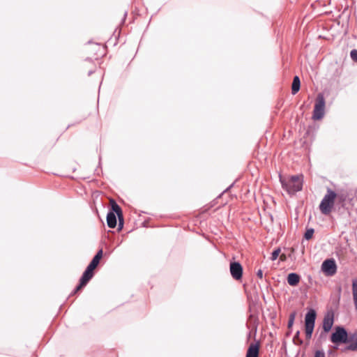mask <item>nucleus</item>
<instances>
[{
	"label": "nucleus",
	"instance_id": "1",
	"mask_svg": "<svg viewBox=\"0 0 357 357\" xmlns=\"http://www.w3.org/2000/svg\"><path fill=\"white\" fill-rule=\"evenodd\" d=\"M282 188L289 195H294L296 192L301 191L303 185V175L298 174L291 176L288 179L283 178L279 176Z\"/></svg>",
	"mask_w": 357,
	"mask_h": 357
},
{
	"label": "nucleus",
	"instance_id": "2",
	"mask_svg": "<svg viewBox=\"0 0 357 357\" xmlns=\"http://www.w3.org/2000/svg\"><path fill=\"white\" fill-rule=\"evenodd\" d=\"M335 192L331 188H328L326 194L321 201L319 209L322 214L329 215L332 211L335 212Z\"/></svg>",
	"mask_w": 357,
	"mask_h": 357
},
{
	"label": "nucleus",
	"instance_id": "3",
	"mask_svg": "<svg viewBox=\"0 0 357 357\" xmlns=\"http://www.w3.org/2000/svg\"><path fill=\"white\" fill-rule=\"evenodd\" d=\"M335 192L336 194L335 212L342 215L346 211V202L352 199L350 197V191L348 189L338 188Z\"/></svg>",
	"mask_w": 357,
	"mask_h": 357
},
{
	"label": "nucleus",
	"instance_id": "4",
	"mask_svg": "<svg viewBox=\"0 0 357 357\" xmlns=\"http://www.w3.org/2000/svg\"><path fill=\"white\" fill-rule=\"evenodd\" d=\"M349 335L344 327L342 326H335L330 337L331 342L335 344L333 348L337 349L340 344H347L349 340Z\"/></svg>",
	"mask_w": 357,
	"mask_h": 357
},
{
	"label": "nucleus",
	"instance_id": "5",
	"mask_svg": "<svg viewBox=\"0 0 357 357\" xmlns=\"http://www.w3.org/2000/svg\"><path fill=\"white\" fill-rule=\"evenodd\" d=\"M317 312L314 309H310L305 317V331L307 340L311 339L315 325Z\"/></svg>",
	"mask_w": 357,
	"mask_h": 357
},
{
	"label": "nucleus",
	"instance_id": "6",
	"mask_svg": "<svg viewBox=\"0 0 357 357\" xmlns=\"http://www.w3.org/2000/svg\"><path fill=\"white\" fill-rule=\"evenodd\" d=\"M326 101L323 93H319L315 100L314 107L312 113V119L315 121L321 120L324 116Z\"/></svg>",
	"mask_w": 357,
	"mask_h": 357
},
{
	"label": "nucleus",
	"instance_id": "7",
	"mask_svg": "<svg viewBox=\"0 0 357 357\" xmlns=\"http://www.w3.org/2000/svg\"><path fill=\"white\" fill-rule=\"evenodd\" d=\"M334 323V313L333 311H328L324 317L322 328L324 332H321L320 334V337H321L324 335L328 333L333 325Z\"/></svg>",
	"mask_w": 357,
	"mask_h": 357
},
{
	"label": "nucleus",
	"instance_id": "8",
	"mask_svg": "<svg viewBox=\"0 0 357 357\" xmlns=\"http://www.w3.org/2000/svg\"><path fill=\"white\" fill-rule=\"evenodd\" d=\"M322 271L328 276L333 275L337 271V265L333 259H327L321 264Z\"/></svg>",
	"mask_w": 357,
	"mask_h": 357
},
{
	"label": "nucleus",
	"instance_id": "9",
	"mask_svg": "<svg viewBox=\"0 0 357 357\" xmlns=\"http://www.w3.org/2000/svg\"><path fill=\"white\" fill-rule=\"evenodd\" d=\"M231 275L236 280H239L243 276V266L238 261H231L229 265Z\"/></svg>",
	"mask_w": 357,
	"mask_h": 357
},
{
	"label": "nucleus",
	"instance_id": "10",
	"mask_svg": "<svg viewBox=\"0 0 357 357\" xmlns=\"http://www.w3.org/2000/svg\"><path fill=\"white\" fill-rule=\"evenodd\" d=\"M111 204V209H112L116 214L117 218L119 219V228L118 230H121L123 227L124 220L123 211L120 206L114 200H110Z\"/></svg>",
	"mask_w": 357,
	"mask_h": 357
},
{
	"label": "nucleus",
	"instance_id": "11",
	"mask_svg": "<svg viewBox=\"0 0 357 357\" xmlns=\"http://www.w3.org/2000/svg\"><path fill=\"white\" fill-rule=\"evenodd\" d=\"M348 345L342 348L341 350L342 352L347 351H357V331L354 333H351L349 336Z\"/></svg>",
	"mask_w": 357,
	"mask_h": 357
},
{
	"label": "nucleus",
	"instance_id": "12",
	"mask_svg": "<svg viewBox=\"0 0 357 357\" xmlns=\"http://www.w3.org/2000/svg\"><path fill=\"white\" fill-rule=\"evenodd\" d=\"M103 251L102 249L99 250L97 253L95 255V256L93 257L92 260L89 263V264L87 266L88 268H89L91 270H94L99 264L100 260L102 257Z\"/></svg>",
	"mask_w": 357,
	"mask_h": 357
},
{
	"label": "nucleus",
	"instance_id": "13",
	"mask_svg": "<svg viewBox=\"0 0 357 357\" xmlns=\"http://www.w3.org/2000/svg\"><path fill=\"white\" fill-rule=\"evenodd\" d=\"M116 216V213L112 209L107 213V224L109 228L114 229L116 227L117 224Z\"/></svg>",
	"mask_w": 357,
	"mask_h": 357
},
{
	"label": "nucleus",
	"instance_id": "14",
	"mask_svg": "<svg viewBox=\"0 0 357 357\" xmlns=\"http://www.w3.org/2000/svg\"><path fill=\"white\" fill-rule=\"evenodd\" d=\"M259 344H251L247 351L245 357H259Z\"/></svg>",
	"mask_w": 357,
	"mask_h": 357
},
{
	"label": "nucleus",
	"instance_id": "15",
	"mask_svg": "<svg viewBox=\"0 0 357 357\" xmlns=\"http://www.w3.org/2000/svg\"><path fill=\"white\" fill-rule=\"evenodd\" d=\"M287 280L290 286L295 287L299 283L301 277L296 273H290L288 274Z\"/></svg>",
	"mask_w": 357,
	"mask_h": 357
},
{
	"label": "nucleus",
	"instance_id": "16",
	"mask_svg": "<svg viewBox=\"0 0 357 357\" xmlns=\"http://www.w3.org/2000/svg\"><path fill=\"white\" fill-rule=\"evenodd\" d=\"M93 271L86 267V270L84 271L82 277L79 279V280L82 281V284L84 283L87 284V283L93 278Z\"/></svg>",
	"mask_w": 357,
	"mask_h": 357
},
{
	"label": "nucleus",
	"instance_id": "17",
	"mask_svg": "<svg viewBox=\"0 0 357 357\" xmlns=\"http://www.w3.org/2000/svg\"><path fill=\"white\" fill-rule=\"evenodd\" d=\"M301 88V81L298 76H294L291 84V93L293 95L296 94Z\"/></svg>",
	"mask_w": 357,
	"mask_h": 357
},
{
	"label": "nucleus",
	"instance_id": "18",
	"mask_svg": "<svg viewBox=\"0 0 357 357\" xmlns=\"http://www.w3.org/2000/svg\"><path fill=\"white\" fill-rule=\"evenodd\" d=\"M352 291L355 309L357 310V281L356 280L352 281Z\"/></svg>",
	"mask_w": 357,
	"mask_h": 357
},
{
	"label": "nucleus",
	"instance_id": "19",
	"mask_svg": "<svg viewBox=\"0 0 357 357\" xmlns=\"http://www.w3.org/2000/svg\"><path fill=\"white\" fill-rule=\"evenodd\" d=\"M299 335L300 331H298L293 337V342H294V344L301 345L303 343V341L299 337Z\"/></svg>",
	"mask_w": 357,
	"mask_h": 357
},
{
	"label": "nucleus",
	"instance_id": "20",
	"mask_svg": "<svg viewBox=\"0 0 357 357\" xmlns=\"http://www.w3.org/2000/svg\"><path fill=\"white\" fill-rule=\"evenodd\" d=\"M314 229H312V228L307 229L304 234V238L306 240H310V238H312V237L314 234Z\"/></svg>",
	"mask_w": 357,
	"mask_h": 357
},
{
	"label": "nucleus",
	"instance_id": "21",
	"mask_svg": "<svg viewBox=\"0 0 357 357\" xmlns=\"http://www.w3.org/2000/svg\"><path fill=\"white\" fill-rule=\"evenodd\" d=\"M295 317H296V312H292V313H291L289 314V320H288V324H287V327L289 328L292 327V326L294 324V322Z\"/></svg>",
	"mask_w": 357,
	"mask_h": 357
},
{
	"label": "nucleus",
	"instance_id": "22",
	"mask_svg": "<svg viewBox=\"0 0 357 357\" xmlns=\"http://www.w3.org/2000/svg\"><path fill=\"white\" fill-rule=\"evenodd\" d=\"M280 252V248H277L275 250H274L272 253H271V261H275L277 259V258L279 256V254Z\"/></svg>",
	"mask_w": 357,
	"mask_h": 357
},
{
	"label": "nucleus",
	"instance_id": "23",
	"mask_svg": "<svg viewBox=\"0 0 357 357\" xmlns=\"http://www.w3.org/2000/svg\"><path fill=\"white\" fill-rule=\"evenodd\" d=\"M350 56L354 61H357V50H352L350 52Z\"/></svg>",
	"mask_w": 357,
	"mask_h": 357
},
{
	"label": "nucleus",
	"instance_id": "24",
	"mask_svg": "<svg viewBox=\"0 0 357 357\" xmlns=\"http://www.w3.org/2000/svg\"><path fill=\"white\" fill-rule=\"evenodd\" d=\"M314 357H326L325 353L322 350H317Z\"/></svg>",
	"mask_w": 357,
	"mask_h": 357
},
{
	"label": "nucleus",
	"instance_id": "25",
	"mask_svg": "<svg viewBox=\"0 0 357 357\" xmlns=\"http://www.w3.org/2000/svg\"><path fill=\"white\" fill-rule=\"evenodd\" d=\"M257 275L259 278L262 279L263 278V271L261 269H259L257 272Z\"/></svg>",
	"mask_w": 357,
	"mask_h": 357
},
{
	"label": "nucleus",
	"instance_id": "26",
	"mask_svg": "<svg viewBox=\"0 0 357 357\" xmlns=\"http://www.w3.org/2000/svg\"><path fill=\"white\" fill-rule=\"evenodd\" d=\"M86 284L84 283L82 284V281L79 280V284L76 287L79 290L82 289L84 287H85Z\"/></svg>",
	"mask_w": 357,
	"mask_h": 357
},
{
	"label": "nucleus",
	"instance_id": "27",
	"mask_svg": "<svg viewBox=\"0 0 357 357\" xmlns=\"http://www.w3.org/2000/svg\"><path fill=\"white\" fill-rule=\"evenodd\" d=\"M328 355L334 356L335 355V352L332 351V350H329L328 351Z\"/></svg>",
	"mask_w": 357,
	"mask_h": 357
},
{
	"label": "nucleus",
	"instance_id": "28",
	"mask_svg": "<svg viewBox=\"0 0 357 357\" xmlns=\"http://www.w3.org/2000/svg\"><path fill=\"white\" fill-rule=\"evenodd\" d=\"M78 291H79L77 287L74 289V291L72 292V295L76 294Z\"/></svg>",
	"mask_w": 357,
	"mask_h": 357
},
{
	"label": "nucleus",
	"instance_id": "29",
	"mask_svg": "<svg viewBox=\"0 0 357 357\" xmlns=\"http://www.w3.org/2000/svg\"><path fill=\"white\" fill-rule=\"evenodd\" d=\"M94 73V70H89L88 73V75L90 76Z\"/></svg>",
	"mask_w": 357,
	"mask_h": 357
},
{
	"label": "nucleus",
	"instance_id": "30",
	"mask_svg": "<svg viewBox=\"0 0 357 357\" xmlns=\"http://www.w3.org/2000/svg\"><path fill=\"white\" fill-rule=\"evenodd\" d=\"M284 259H285V256H284V255H282L280 256V259H281V260H284Z\"/></svg>",
	"mask_w": 357,
	"mask_h": 357
},
{
	"label": "nucleus",
	"instance_id": "31",
	"mask_svg": "<svg viewBox=\"0 0 357 357\" xmlns=\"http://www.w3.org/2000/svg\"><path fill=\"white\" fill-rule=\"evenodd\" d=\"M126 15H127V12L125 13L124 17H126Z\"/></svg>",
	"mask_w": 357,
	"mask_h": 357
},
{
	"label": "nucleus",
	"instance_id": "32",
	"mask_svg": "<svg viewBox=\"0 0 357 357\" xmlns=\"http://www.w3.org/2000/svg\"><path fill=\"white\" fill-rule=\"evenodd\" d=\"M231 186H232V185H231L230 186H229V188H228L227 190H228V189L231 188Z\"/></svg>",
	"mask_w": 357,
	"mask_h": 357
}]
</instances>
